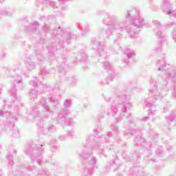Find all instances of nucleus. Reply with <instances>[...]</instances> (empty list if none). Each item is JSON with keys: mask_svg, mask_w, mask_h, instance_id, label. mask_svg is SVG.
<instances>
[{"mask_svg": "<svg viewBox=\"0 0 176 176\" xmlns=\"http://www.w3.org/2000/svg\"><path fill=\"white\" fill-rule=\"evenodd\" d=\"M95 46H97V50L99 52V53H102V52H105L106 47L103 43H98L97 45H95Z\"/></svg>", "mask_w": 176, "mask_h": 176, "instance_id": "nucleus-12", "label": "nucleus"}, {"mask_svg": "<svg viewBox=\"0 0 176 176\" xmlns=\"http://www.w3.org/2000/svg\"><path fill=\"white\" fill-rule=\"evenodd\" d=\"M117 107H120L121 109H122V112L124 113L126 111H127V108L131 107V103L127 100L126 95L121 94L118 96V105Z\"/></svg>", "mask_w": 176, "mask_h": 176, "instance_id": "nucleus-3", "label": "nucleus"}, {"mask_svg": "<svg viewBox=\"0 0 176 176\" xmlns=\"http://www.w3.org/2000/svg\"><path fill=\"white\" fill-rule=\"evenodd\" d=\"M113 134L116 135V133L115 132H109L108 133V137H113Z\"/></svg>", "mask_w": 176, "mask_h": 176, "instance_id": "nucleus-36", "label": "nucleus"}, {"mask_svg": "<svg viewBox=\"0 0 176 176\" xmlns=\"http://www.w3.org/2000/svg\"><path fill=\"white\" fill-rule=\"evenodd\" d=\"M135 133V129H127L125 131V135L128 137H130V135H133Z\"/></svg>", "mask_w": 176, "mask_h": 176, "instance_id": "nucleus-21", "label": "nucleus"}, {"mask_svg": "<svg viewBox=\"0 0 176 176\" xmlns=\"http://www.w3.org/2000/svg\"><path fill=\"white\" fill-rule=\"evenodd\" d=\"M111 21H112V19H109V16H104V19H103V23L104 24H109V23H111Z\"/></svg>", "mask_w": 176, "mask_h": 176, "instance_id": "nucleus-27", "label": "nucleus"}, {"mask_svg": "<svg viewBox=\"0 0 176 176\" xmlns=\"http://www.w3.org/2000/svg\"><path fill=\"white\" fill-rule=\"evenodd\" d=\"M96 146L94 148H97V149H99L100 151H102V146H103V144L102 142H105V138H99L98 139H96Z\"/></svg>", "mask_w": 176, "mask_h": 176, "instance_id": "nucleus-8", "label": "nucleus"}, {"mask_svg": "<svg viewBox=\"0 0 176 176\" xmlns=\"http://www.w3.org/2000/svg\"><path fill=\"white\" fill-rule=\"evenodd\" d=\"M113 31L115 30L112 28V25L110 27H107V30H105V34L107 36H111V35L113 34Z\"/></svg>", "mask_w": 176, "mask_h": 176, "instance_id": "nucleus-17", "label": "nucleus"}, {"mask_svg": "<svg viewBox=\"0 0 176 176\" xmlns=\"http://www.w3.org/2000/svg\"><path fill=\"white\" fill-rule=\"evenodd\" d=\"M125 17L129 20H132V25H129L130 31L135 32L137 28H141L144 27L145 23H144V18L140 16V11L137 10L135 8L129 10L126 12Z\"/></svg>", "mask_w": 176, "mask_h": 176, "instance_id": "nucleus-1", "label": "nucleus"}, {"mask_svg": "<svg viewBox=\"0 0 176 176\" xmlns=\"http://www.w3.org/2000/svg\"><path fill=\"white\" fill-rule=\"evenodd\" d=\"M162 9H170V8H171V4L170 3V1H168V0H162Z\"/></svg>", "mask_w": 176, "mask_h": 176, "instance_id": "nucleus-16", "label": "nucleus"}, {"mask_svg": "<svg viewBox=\"0 0 176 176\" xmlns=\"http://www.w3.org/2000/svg\"><path fill=\"white\" fill-rule=\"evenodd\" d=\"M148 119H149V117H144L142 119V120H143V122H146V120H148Z\"/></svg>", "mask_w": 176, "mask_h": 176, "instance_id": "nucleus-43", "label": "nucleus"}, {"mask_svg": "<svg viewBox=\"0 0 176 176\" xmlns=\"http://www.w3.org/2000/svg\"><path fill=\"white\" fill-rule=\"evenodd\" d=\"M64 105H65V108H69V107H71V100H66L65 101Z\"/></svg>", "mask_w": 176, "mask_h": 176, "instance_id": "nucleus-31", "label": "nucleus"}, {"mask_svg": "<svg viewBox=\"0 0 176 176\" xmlns=\"http://www.w3.org/2000/svg\"><path fill=\"white\" fill-rule=\"evenodd\" d=\"M94 131H96V134H97V131L94 130Z\"/></svg>", "mask_w": 176, "mask_h": 176, "instance_id": "nucleus-48", "label": "nucleus"}, {"mask_svg": "<svg viewBox=\"0 0 176 176\" xmlns=\"http://www.w3.org/2000/svg\"><path fill=\"white\" fill-rule=\"evenodd\" d=\"M67 133H68L69 135L72 136V135H74V133H75V132L74 131V130H72L71 131H68Z\"/></svg>", "mask_w": 176, "mask_h": 176, "instance_id": "nucleus-40", "label": "nucleus"}, {"mask_svg": "<svg viewBox=\"0 0 176 176\" xmlns=\"http://www.w3.org/2000/svg\"><path fill=\"white\" fill-rule=\"evenodd\" d=\"M97 163V158L96 157H92L90 160L89 165H87L84 170V175L85 176L91 175V173H93V168L94 165Z\"/></svg>", "mask_w": 176, "mask_h": 176, "instance_id": "nucleus-6", "label": "nucleus"}, {"mask_svg": "<svg viewBox=\"0 0 176 176\" xmlns=\"http://www.w3.org/2000/svg\"><path fill=\"white\" fill-rule=\"evenodd\" d=\"M160 50H162V47H156V48L154 50L155 52H160Z\"/></svg>", "mask_w": 176, "mask_h": 176, "instance_id": "nucleus-42", "label": "nucleus"}, {"mask_svg": "<svg viewBox=\"0 0 176 176\" xmlns=\"http://www.w3.org/2000/svg\"><path fill=\"white\" fill-rule=\"evenodd\" d=\"M103 67L104 68H105V69H111V65L108 61H105L103 63Z\"/></svg>", "mask_w": 176, "mask_h": 176, "instance_id": "nucleus-28", "label": "nucleus"}, {"mask_svg": "<svg viewBox=\"0 0 176 176\" xmlns=\"http://www.w3.org/2000/svg\"><path fill=\"white\" fill-rule=\"evenodd\" d=\"M166 14H168V16H173L174 17H176V10L170 9L167 11Z\"/></svg>", "mask_w": 176, "mask_h": 176, "instance_id": "nucleus-26", "label": "nucleus"}, {"mask_svg": "<svg viewBox=\"0 0 176 176\" xmlns=\"http://www.w3.org/2000/svg\"><path fill=\"white\" fill-rule=\"evenodd\" d=\"M156 153H157V155H159V156H162V155H163V150H162V147L158 148L157 150Z\"/></svg>", "mask_w": 176, "mask_h": 176, "instance_id": "nucleus-33", "label": "nucleus"}, {"mask_svg": "<svg viewBox=\"0 0 176 176\" xmlns=\"http://www.w3.org/2000/svg\"><path fill=\"white\" fill-rule=\"evenodd\" d=\"M4 113L3 111H0V116H3Z\"/></svg>", "mask_w": 176, "mask_h": 176, "instance_id": "nucleus-46", "label": "nucleus"}, {"mask_svg": "<svg viewBox=\"0 0 176 176\" xmlns=\"http://www.w3.org/2000/svg\"><path fill=\"white\" fill-rule=\"evenodd\" d=\"M116 130H118V128H116Z\"/></svg>", "mask_w": 176, "mask_h": 176, "instance_id": "nucleus-49", "label": "nucleus"}, {"mask_svg": "<svg viewBox=\"0 0 176 176\" xmlns=\"http://www.w3.org/2000/svg\"><path fill=\"white\" fill-rule=\"evenodd\" d=\"M12 13L13 12L10 11V10H6L3 12L0 11V14H4L5 16H12Z\"/></svg>", "mask_w": 176, "mask_h": 176, "instance_id": "nucleus-25", "label": "nucleus"}, {"mask_svg": "<svg viewBox=\"0 0 176 176\" xmlns=\"http://www.w3.org/2000/svg\"><path fill=\"white\" fill-rule=\"evenodd\" d=\"M43 146V145L41 144L39 147H37V151H38L39 152H42V147Z\"/></svg>", "mask_w": 176, "mask_h": 176, "instance_id": "nucleus-38", "label": "nucleus"}, {"mask_svg": "<svg viewBox=\"0 0 176 176\" xmlns=\"http://www.w3.org/2000/svg\"><path fill=\"white\" fill-rule=\"evenodd\" d=\"M168 122H174L176 120V113H171L169 117L166 118Z\"/></svg>", "mask_w": 176, "mask_h": 176, "instance_id": "nucleus-19", "label": "nucleus"}, {"mask_svg": "<svg viewBox=\"0 0 176 176\" xmlns=\"http://www.w3.org/2000/svg\"><path fill=\"white\" fill-rule=\"evenodd\" d=\"M40 104H42V107L45 109V112H50V111H49V106L47 105V103H46V99H45V98L41 99Z\"/></svg>", "mask_w": 176, "mask_h": 176, "instance_id": "nucleus-11", "label": "nucleus"}, {"mask_svg": "<svg viewBox=\"0 0 176 176\" xmlns=\"http://www.w3.org/2000/svg\"><path fill=\"white\" fill-rule=\"evenodd\" d=\"M112 29L114 31H120V32H122L124 30H126L130 36H133V35H135V32H132L131 30H130L129 26H126V25L123 24V22L113 23L112 25Z\"/></svg>", "mask_w": 176, "mask_h": 176, "instance_id": "nucleus-4", "label": "nucleus"}, {"mask_svg": "<svg viewBox=\"0 0 176 176\" xmlns=\"http://www.w3.org/2000/svg\"><path fill=\"white\" fill-rule=\"evenodd\" d=\"M30 85H31L32 86H33V87H36V85H38V82L34 81V80H31V81L30 82Z\"/></svg>", "mask_w": 176, "mask_h": 176, "instance_id": "nucleus-35", "label": "nucleus"}, {"mask_svg": "<svg viewBox=\"0 0 176 176\" xmlns=\"http://www.w3.org/2000/svg\"><path fill=\"white\" fill-rule=\"evenodd\" d=\"M38 92L35 89H31L29 92V96L32 100V98H35L37 96Z\"/></svg>", "mask_w": 176, "mask_h": 176, "instance_id": "nucleus-18", "label": "nucleus"}, {"mask_svg": "<svg viewBox=\"0 0 176 176\" xmlns=\"http://www.w3.org/2000/svg\"><path fill=\"white\" fill-rule=\"evenodd\" d=\"M67 115H68V110L61 111L58 116V119H62V120L64 121Z\"/></svg>", "mask_w": 176, "mask_h": 176, "instance_id": "nucleus-13", "label": "nucleus"}, {"mask_svg": "<svg viewBox=\"0 0 176 176\" xmlns=\"http://www.w3.org/2000/svg\"><path fill=\"white\" fill-rule=\"evenodd\" d=\"M43 129H44V130H45L47 129V130L48 131H53V130H54V125H47V124H45L43 126Z\"/></svg>", "mask_w": 176, "mask_h": 176, "instance_id": "nucleus-20", "label": "nucleus"}, {"mask_svg": "<svg viewBox=\"0 0 176 176\" xmlns=\"http://www.w3.org/2000/svg\"><path fill=\"white\" fill-rule=\"evenodd\" d=\"M153 23L158 30H160V22L159 21H153Z\"/></svg>", "mask_w": 176, "mask_h": 176, "instance_id": "nucleus-32", "label": "nucleus"}, {"mask_svg": "<svg viewBox=\"0 0 176 176\" xmlns=\"http://www.w3.org/2000/svg\"><path fill=\"white\" fill-rule=\"evenodd\" d=\"M124 54L128 58H133V57L135 56L134 50L130 49H126L124 50Z\"/></svg>", "mask_w": 176, "mask_h": 176, "instance_id": "nucleus-10", "label": "nucleus"}, {"mask_svg": "<svg viewBox=\"0 0 176 176\" xmlns=\"http://www.w3.org/2000/svg\"><path fill=\"white\" fill-rule=\"evenodd\" d=\"M31 115H32V116H34V118H36V116H38V115H39V111L36 109H34L31 112Z\"/></svg>", "mask_w": 176, "mask_h": 176, "instance_id": "nucleus-29", "label": "nucleus"}, {"mask_svg": "<svg viewBox=\"0 0 176 176\" xmlns=\"http://www.w3.org/2000/svg\"><path fill=\"white\" fill-rule=\"evenodd\" d=\"M38 25H39L38 24L37 22H34V23H32V27H33V28L38 27Z\"/></svg>", "mask_w": 176, "mask_h": 176, "instance_id": "nucleus-39", "label": "nucleus"}, {"mask_svg": "<svg viewBox=\"0 0 176 176\" xmlns=\"http://www.w3.org/2000/svg\"><path fill=\"white\" fill-rule=\"evenodd\" d=\"M165 74L168 78H175L176 76V73L174 70L166 71Z\"/></svg>", "mask_w": 176, "mask_h": 176, "instance_id": "nucleus-15", "label": "nucleus"}, {"mask_svg": "<svg viewBox=\"0 0 176 176\" xmlns=\"http://www.w3.org/2000/svg\"><path fill=\"white\" fill-rule=\"evenodd\" d=\"M30 170H34V168H35V167H32V166H30Z\"/></svg>", "mask_w": 176, "mask_h": 176, "instance_id": "nucleus-47", "label": "nucleus"}, {"mask_svg": "<svg viewBox=\"0 0 176 176\" xmlns=\"http://www.w3.org/2000/svg\"><path fill=\"white\" fill-rule=\"evenodd\" d=\"M94 135H91L89 138H87V141L88 142H93V141H94Z\"/></svg>", "mask_w": 176, "mask_h": 176, "instance_id": "nucleus-34", "label": "nucleus"}, {"mask_svg": "<svg viewBox=\"0 0 176 176\" xmlns=\"http://www.w3.org/2000/svg\"><path fill=\"white\" fill-rule=\"evenodd\" d=\"M149 96L145 102V106L149 108L148 112H152V111H155V107L153 104H155V101L156 100H160V93H159V90H157V85L155 82H151L150 84V89H149Z\"/></svg>", "mask_w": 176, "mask_h": 176, "instance_id": "nucleus-2", "label": "nucleus"}, {"mask_svg": "<svg viewBox=\"0 0 176 176\" xmlns=\"http://www.w3.org/2000/svg\"><path fill=\"white\" fill-rule=\"evenodd\" d=\"M43 30L45 31V32H47V31H49V28H47V26H44Z\"/></svg>", "mask_w": 176, "mask_h": 176, "instance_id": "nucleus-37", "label": "nucleus"}, {"mask_svg": "<svg viewBox=\"0 0 176 176\" xmlns=\"http://www.w3.org/2000/svg\"><path fill=\"white\" fill-rule=\"evenodd\" d=\"M172 94L175 97V98H176V91H173Z\"/></svg>", "mask_w": 176, "mask_h": 176, "instance_id": "nucleus-45", "label": "nucleus"}, {"mask_svg": "<svg viewBox=\"0 0 176 176\" xmlns=\"http://www.w3.org/2000/svg\"><path fill=\"white\" fill-rule=\"evenodd\" d=\"M8 160H10L9 164L10 166H12L13 164V156L12 155H8L7 156Z\"/></svg>", "mask_w": 176, "mask_h": 176, "instance_id": "nucleus-30", "label": "nucleus"}, {"mask_svg": "<svg viewBox=\"0 0 176 176\" xmlns=\"http://www.w3.org/2000/svg\"><path fill=\"white\" fill-rule=\"evenodd\" d=\"M13 82L14 83V85H19V83H23L21 82V80L20 79V76H16L15 77H14Z\"/></svg>", "mask_w": 176, "mask_h": 176, "instance_id": "nucleus-24", "label": "nucleus"}, {"mask_svg": "<svg viewBox=\"0 0 176 176\" xmlns=\"http://www.w3.org/2000/svg\"><path fill=\"white\" fill-rule=\"evenodd\" d=\"M60 141H64V140H65V136H60L59 137Z\"/></svg>", "mask_w": 176, "mask_h": 176, "instance_id": "nucleus-44", "label": "nucleus"}, {"mask_svg": "<svg viewBox=\"0 0 176 176\" xmlns=\"http://www.w3.org/2000/svg\"><path fill=\"white\" fill-rule=\"evenodd\" d=\"M68 0H38L41 3L45 5V6H50L52 9L58 8V4L57 2H64Z\"/></svg>", "mask_w": 176, "mask_h": 176, "instance_id": "nucleus-5", "label": "nucleus"}, {"mask_svg": "<svg viewBox=\"0 0 176 176\" xmlns=\"http://www.w3.org/2000/svg\"><path fill=\"white\" fill-rule=\"evenodd\" d=\"M117 112H118V108H116V106H112L111 111L110 113H109V115H112V116H113L116 115Z\"/></svg>", "mask_w": 176, "mask_h": 176, "instance_id": "nucleus-22", "label": "nucleus"}, {"mask_svg": "<svg viewBox=\"0 0 176 176\" xmlns=\"http://www.w3.org/2000/svg\"><path fill=\"white\" fill-rule=\"evenodd\" d=\"M157 71H164V68H166V62L162 60H159L157 63Z\"/></svg>", "mask_w": 176, "mask_h": 176, "instance_id": "nucleus-9", "label": "nucleus"}, {"mask_svg": "<svg viewBox=\"0 0 176 176\" xmlns=\"http://www.w3.org/2000/svg\"><path fill=\"white\" fill-rule=\"evenodd\" d=\"M10 91L11 94H16V89H10Z\"/></svg>", "mask_w": 176, "mask_h": 176, "instance_id": "nucleus-41", "label": "nucleus"}, {"mask_svg": "<svg viewBox=\"0 0 176 176\" xmlns=\"http://www.w3.org/2000/svg\"><path fill=\"white\" fill-rule=\"evenodd\" d=\"M155 34H156V36L159 38L160 42H162V39L164 38V36H163V33L160 30H157V32H155Z\"/></svg>", "mask_w": 176, "mask_h": 176, "instance_id": "nucleus-23", "label": "nucleus"}, {"mask_svg": "<svg viewBox=\"0 0 176 176\" xmlns=\"http://www.w3.org/2000/svg\"><path fill=\"white\" fill-rule=\"evenodd\" d=\"M91 152H93V149L91 148L85 149L79 153L80 159L81 160H86V159H89V157H90V155H91Z\"/></svg>", "mask_w": 176, "mask_h": 176, "instance_id": "nucleus-7", "label": "nucleus"}, {"mask_svg": "<svg viewBox=\"0 0 176 176\" xmlns=\"http://www.w3.org/2000/svg\"><path fill=\"white\" fill-rule=\"evenodd\" d=\"M26 68L28 69V71H32V69L35 68V65H34V63L29 60L28 62H26Z\"/></svg>", "mask_w": 176, "mask_h": 176, "instance_id": "nucleus-14", "label": "nucleus"}]
</instances>
